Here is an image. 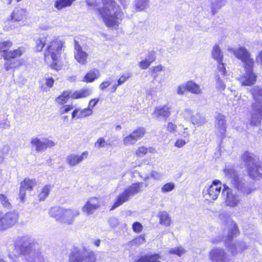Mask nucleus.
I'll list each match as a JSON object with an SVG mask.
<instances>
[{
    "label": "nucleus",
    "mask_w": 262,
    "mask_h": 262,
    "mask_svg": "<svg viewBox=\"0 0 262 262\" xmlns=\"http://www.w3.org/2000/svg\"><path fill=\"white\" fill-rule=\"evenodd\" d=\"M34 42L36 52H41L44 49L43 59L45 63L53 70H60L62 69L61 54L66 47L65 40L59 36L52 38L50 34L43 33L34 39Z\"/></svg>",
    "instance_id": "f257e3e1"
},
{
    "label": "nucleus",
    "mask_w": 262,
    "mask_h": 262,
    "mask_svg": "<svg viewBox=\"0 0 262 262\" xmlns=\"http://www.w3.org/2000/svg\"><path fill=\"white\" fill-rule=\"evenodd\" d=\"M12 41L8 39L0 41V54L4 60V68L6 71L14 72L25 64L24 59H19L25 53L23 47L10 50L13 46Z\"/></svg>",
    "instance_id": "f03ea898"
},
{
    "label": "nucleus",
    "mask_w": 262,
    "mask_h": 262,
    "mask_svg": "<svg viewBox=\"0 0 262 262\" xmlns=\"http://www.w3.org/2000/svg\"><path fill=\"white\" fill-rule=\"evenodd\" d=\"M224 172L225 176L230 180L231 186L238 192L244 195H248L253 190V185L246 181L244 177L238 173L232 167L226 166Z\"/></svg>",
    "instance_id": "7ed1b4c3"
},
{
    "label": "nucleus",
    "mask_w": 262,
    "mask_h": 262,
    "mask_svg": "<svg viewBox=\"0 0 262 262\" xmlns=\"http://www.w3.org/2000/svg\"><path fill=\"white\" fill-rule=\"evenodd\" d=\"M49 214L57 221L70 225L73 223L75 217L80 214V211L74 208L54 206L50 209Z\"/></svg>",
    "instance_id": "20e7f679"
},
{
    "label": "nucleus",
    "mask_w": 262,
    "mask_h": 262,
    "mask_svg": "<svg viewBox=\"0 0 262 262\" xmlns=\"http://www.w3.org/2000/svg\"><path fill=\"white\" fill-rule=\"evenodd\" d=\"M250 92L255 101L252 104L250 123L257 126L260 123L262 117V88L255 86Z\"/></svg>",
    "instance_id": "39448f33"
},
{
    "label": "nucleus",
    "mask_w": 262,
    "mask_h": 262,
    "mask_svg": "<svg viewBox=\"0 0 262 262\" xmlns=\"http://www.w3.org/2000/svg\"><path fill=\"white\" fill-rule=\"evenodd\" d=\"M250 177L258 179L262 177V165L258 157L253 154L246 151L242 156Z\"/></svg>",
    "instance_id": "423d86ee"
},
{
    "label": "nucleus",
    "mask_w": 262,
    "mask_h": 262,
    "mask_svg": "<svg viewBox=\"0 0 262 262\" xmlns=\"http://www.w3.org/2000/svg\"><path fill=\"white\" fill-rule=\"evenodd\" d=\"M91 94V90L89 88H82L73 92L71 90H65L55 99V101L60 105L65 104L70 99H79L85 98Z\"/></svg>",
    "instance_id": "0eeeda50"
},
{
    "label": "nucleus",
    "mask_w": 262,
    "mask_h": 262,
    "mask_svg": "<svg viewBox=\"0 0 262 262\" xmlns=\"http://www.w3.org/2000/svg\"><path fill=\"white\" fill-rule=\"evenodd\" d=\"M102 7L97 9L105 25L112 27L115 24V15L114 9V2L113 0H101Z\"/></svg>",
    "instance_id": "6e6552de"
},
{
    "label": "nucleus",
    "mask_w": 262,
    "mask_h": 262,
    "mask_svg": "<svg viewBox=\"0 0 262 262\" xmlns=\"http://www.w3.org/2000/svg\"><path fill=\"white\" fill-rule=\"evenodd\" d=\"M96 253L94 251H88L84 249L82 251L80 249L75 248L70 253L69 262H97Z\"/></svg>",
    "instance_id": "1a4fd4ad"
},
{
    "label": "nucleus",
    "mask_w": 262,
    "mask_h": 262,
    "mask_svg": "<svg viewBox=\"0 0 262 262\" xmlns=\"http://www.w3.org/2000/svg\"><path fill=\"white\" fill-rule=\"evenodd\" d=\"M19 214L15 210L6 212L3 214L0 210V232L4 231L17 224Z\"/></svg>",
    "instance_id": "9d476101"
},
{
    "label": "nucleus",
    "mask_w": 262,
    "mask_h": 262,
    "mask_svg": "<svg viewBox=\"0 0 262 262\" xmlns=\"http://www.w3.org/2000/svg\"><path fill=\"white\" fill-rule=\"evenodd\" d=\"M147 184L144 183H134L126 189L122 194L118 196L116 201V208L128 201L132 196L138 193L141 188L146 187Z\"/></svg>",
    "instance_id": "9b49d317"
},
{
    "label": "nucleus",
    "mask_w": 262,
    "mask_h": 262,
    "mask_svg": "<svg viewBox=\"0 0 262 262\" xmlns=\"http://www.w3.org/2000/svg\"><path fill=\"white\" fill-rule=\"evenodd\" d=\"M222 193L225 196V203L227 206L237 207L241 203L242 200L239 195L228 186H224Z\"/></svg>",
    "instance_id": "f8f14e48"
},
{
    "label": "nucleus",
    "mask_w": 262,
    "mask_h": 262,
    "mask_svg": "<svg viewBox=\"0 0 262 262\" xmlns=\"http://www.w3.org/2000/svg\"><path fill=\"white\" fill-rule=\"evenodd\" d=\"M222 183L220 181L215 180L211 184L207 185L203 189L204 196L208 200H215L221 192Z\"/></svg>",
    "instance_id": "ddd939ff"
},
{
    "label": "nucleus",
    "mask_w": 262,
    "mask_h": 262,
    "mask_svg": "<svg viewBox=\"0 0 262 262\" xmlns=\"http://www.w3.org/2000/svg\"><path fill=\"white\" fill-rule=\"evenodd\" d=\"M101 204L102 201L100 197H91L82 207V211L88 215L93 214L96 210L100 208Z\"/></svg>",
    "instance_id": "4468645a"
},
{
    "label": "nucleus",
    "mask_w": 262,
    "mask_h": 262,
    "mask_svg": "<svg viewBox=\"0 0 262 262\" xmlns=\"http://www.w3.org/2000/svg\"><path fill=\"white\" fill-rule=\"evenodd\" d=\"M36 185L37 182L34 179L26 178L21 182L18 196L21 202H24L26 200V190L32 191Z\"/></svg>",
    "instance_id": "2eb2a0df"
},
{
    "label": "nucleus",
    "mask_w": 262,
    "mask_h": 262,
    "mask_svg": "<svg viewBox=\"0 0 262 262\" xmlns=\"http://www.w3.org/2000/svg\"><path fill=\"white\" fill-rule=\"evenodd\" d=\"M245 67V73L243 74L239 79L240 82L243 85L251 86L253 85L256 81L257 76L253 72L254 64L250 66Z\"/></svg>",
    "instance_id": "dca6fc26"
},
{
    "label": "nucleus",
    "mask_w": 262,
    "mask_h": 262,
    "mask_svg": "<svg viewBox=\"0 0 262 262\" xmlns=\"http://www.w3.org/2000/svg\"><path fill=\"white\" fill-rule=\"evenodd\" d=\"M235 56L240 59L244 63V67H247L254 64V60L251 57L250 53L244 47H239L233 51Z\"/></svg>",
    "instance_id": "f3484780"
},
{
    "label": "nucleus",
    "mask_w": 262,
    "mask_h": 262,
    "mask_svg": "<svg viewBox=\"0 0 262 262\" xmlns=\"http://www.w3.org/2000/svg\"><path fill=\"white\" fill-rule=\"evenodd\" d=\"M226 71L223 63H219L217 67V72L215 76L216 88L219 91H224L226 88L225 75Z\"/></svg>",
    "instance_id": "a211bd4d"
},
{
    "label": "nucleus",
    "mask_w": 262,
    "mask_h": 262,
    "mask_svg": "<svg viewBox=\"0 0 262 262\" xmlns=\"http://www.w3.org/2000/svg\"><path fill=\"white\" fill-rule=\"evenodd\" d=\"M31 144L37 152L43 151L48 148H52L56 144L54 141L47 138H44L43 141L38 138H33L31 140Z\"/></svg>",
    "instance_id": "6ab92c4d"
},
{
    "label": "nucleus",
    "mask_w": 262,
    "mask_h": 262,
    "mask_svg": "<svg viewBox=\"0 0 262 262\" xmlns=\"http://www.w3.org/2000/svg\"><path fill=\"white\" fill-rule=\"evenodd\" d=\"M171 106L166 104L155 108L152 114L153 118L158 120H166L171 114Z\"/></svg>",
    "instance_id": "aec40b11"
},
{
    "label": "nucleus",
    "mask_w": 262,
    "mask_h": 262,
    "mask_svg": "<svg viewBox=\"0 0 262 262\" xmlns=\"http://www.w3.org/2000/svg\"><path fill=\"white\" fill-rule=\"evenodd\" d=\"M89 152L84 151L80 155L71 154L66 158L67 164L70 167H74L81 163L84 159L88 158Z\"/></svg>",
    "instance_id": "412c9836"
},
{
    "label": "nucleus",
    "mask_w": 262,
    "mask_h": 262,
    "mask_svg": "<svg viewBox=\"0 0 262 262\" xmlns=\"http://www.w3.org/2000/svg\"><path fill=\"white\" fill-rule=\"evenodd\" d=\"M74 58L76 60L81 64H85L89 55L82 50V47L76 40H74Z\"/></svg>",
    "instance_id": "4be33fe9"
},
{
    "label": "nucleus",
    "mask_w": 262,
    "mask_h": 262,
    "mask_svg": "<svg viewBox=\"0 0 262 262\" xmlns=\"http://www.w3.org/2000/svg\"><path fill=\"white\" fill-rule=\"evenodd\" d=\"M209 258L212 262H226L228 260L225 251L220 248H214L209 252Z\"/></svg>",
    "instance_id": "5701e85b"
},
{
    "label": "nucleus",
    "mask_w": 262,
    "mask_h": 262,
    "mask_svg": "<svg viewBox=\"0 0 262 262\" xmlns=\"http://www.w3.org/2000/svg\"><path fill=\"white\" fill-rule=\"evenodd\" d=\"M225 116L222 114H218L215 117V128L216 135L224 138L226 131V121Z\"/></svg>",
    "instance_id": "b1692460"
},
{
    "label": "nucleus",
    "mask_w": 262,
    "mask_h": 262,
    "mask_svg": "<svg viewBox=\"0 0 262 262\" xmlns=\"http://www.w3.org/2000/svg\"><path fill=\"white\" fill-rule=\"evenodd\" d=\"M228 251L232 255L235 256L239 253H241L248 247L246 243L242 241H237L235 243L227 245Z\"/></svg>",
    "instance_id": "393cba45"
},
{
    "label": "nucleus",
    "mask_w": 262,
    "mask_h": 262,
    "mask_svg": "<svg viewBox=\"0 0 262 262\" xmlns=\"http://www.w3.org/2000/svg\"><path fill=\"white\" fill-rule=\"evenodd\" d=\"M93 111L88 107L82 110L75 108L72 112L71 117L72 119H74L75 118H84L90 116L93 114Z\"/></svg>",
    "instance_id": "a878e982"
},
{
    "label": "nucleus",
    "mask_w": 262,
    "mask_h": 262,
    "mask_svg": "<svg viewBox=\"0 0 262 262\" xmlns=\"http://www.w3.org/2000/svg\"><path fill=\"white\" fill-rule=\"evenodd\" d=\"M100 76V71L96 68H93L87 72L83 76L82 81L85 83H92Z\"/></svg>",
    "instance_id": "bb28decb"
},
{
    "label": "nucleus",
    "mask_w": 262,
    "mask_h": 262,
    "mask_svg": "<svg viewBox=\"0 0 262 262\" xmlns=\"http://www.w3.org/2000/svg\"><path fill=\"white\" fill-rule=\"evenodd\" d=\"M228 224L229 226L228 235L225 242L231 241L234 237H235L239 233V230L236 223L231 219L228 221Z\"/></svg>",
    "instance_id": "cd10ccee"
},
{
    "label": "nucleus",
    "mask_w": 262,
    "mask_h": 262,
    "mask_svg": "<svg viewBox=\"0 0 262 262\" xmlns=\"http://www.w3.org/2000/svg\"><path fill=\"white\" fill-rule=\"evenodd\" d=\"M13 22L23 21L26 19V11L23 9L14 10L10 15Z\"/></svg>",
    "instance_id": "c85d7f7f"
},
{
    "label": "nucleus",
    "mask_w": 262,
    "mask_h": 262,
    "mask_svg": "<svg viewBox=\"0 0 262 262\" xmlns=\"http://www.w3.org/2000/svg\"><path fill=\"white\" fill-rule=\"evenodd\" d=\"M211 3V12L213 15L225 5L227 0H210Z\"/></svg>",
    "instance_id": "c756f323"
},
{
    "label": "nucleus",
    "mask_w": 262,
    "mask_h": 262,
    "mask_svg": "<svg viewBox=\"0 0 262 262\" xmlns=\"http://www.w3.org/2000/svg\"><path fill=\"white\" fill-rule=\"evenodd\" d=\"M161 256L158 254L146 255L141 256L135 262H161Z\"/></svg>",
    "instance_id": "7c9ffc66"
},
{
    "label": "nucleus",
    "mask_w": 262,
    "mask_h": 262,
    "mask_svg": "<svg viewBox=\"0 0 262 262\" xmlns=\"http://www.w3.org/2000/svg\"><path fill=\"white\" fill-rule=\"evenodd\" d=\"M51 185L49 184H47L43 186L38 194L39 201H43L47 197H48L51 192Z\"/></svg>",
    "instance_id": "2f4dec72"
},
{
    "label": "nucleus",
    "mask_w": 262,
    "mask_h": 262,
    "mask_svg": "<svg viewBox=\"0 0 262 262\" xmlns=\"http://www.w3.org/2000/svg\"><path fill=\"white\" fill-rule=\"evenodd\" d=\"M186 87L187 88V91L193 94L198 95L202 93L200 86L192 81H188L186 83Z\"/></svg>",
    "instance_id": "473e14b6"
},
{
    "label": "nucleus",
    "mask_w": 262,
    "mask_h": 262,
    "mask_svg": "<svg viewBox=\"0 0 262 262\" xmlns=\"http://www.w3.org/2000/svg\"><path fill=\"white\" fill-rule=\"evenodd\" d=\"M191 121L192 124L201 126L206 122V119L202 115L197 113L192 115L191 117Z\"/></svg>",
    "instance_id": "72a5a7b5"
},
{
    "label": "nucleus",
    "mask_w": 262,
    "mask_h": 262,
    "mask_svg": "<svg viewBox=\"0 0 262 262\" xmlns=\"http://www.w3.org/2000/svg\"><path fill=\"white\" fill-rule=\"evenodd\" d=\"M160 223L166 226H168L170 224V217L166 211L160 212L158 215Z\"/></svg>",
    "instance_id": "f704fd0d"
},
{
    "label": "nucleus",
    "mask_w": 262,
    "mask_h": 262,
    "mask_svg": "<svg viewBox=\"0 0 262 262\" xmlns=\"http://www.w3.org/2000/svg\"><path fill=\"white\" fill-rule=\"evenodd\" d=\"M248 98L246 96L237 97L235 96L233 100V105L235 107L242 106L247 103Z\"/></svg>",
    "instance_id": "c9c22d12"
},
{
    "label": "nucleus",
    "mask_w": 262,
    "mask_h": 262,
    "mask_svg": "<svg viewBox=\"0 0 262 262\" xmlns=\"http://www.w3.org/2000/svg\"><path fill=\"white\" fill-rule=\"evenodd\" d=\"M71 0H56L54 3V7L57 10H61L72 6Z\"/></svg>",
    "instance_id": "e433bc0d"
},
{
    "label": "nucleus",
    "mask_w": 262,
    "mask_h": 262,
    "mask_svg": "<svg viewBox=\"0 0 262 262\" xmlns=\"http://www.w3.org/2000/svg\"><path fill=\"white\" fill-rule=\"evenodd\" d=\"M212 57L216 60L219 63H223L222 62L223 58V55L220 50V47L218 46H215L212 51Z\"/></svg>",
    "instance_id": "4c0bfd02"
},
{
    "label": "nucleus",
    "mask_w": 262,
    "mask_h": 262,
    "mask_svg": "<svg viewBox=\"0 0 262 262\" xmlns=\"http://www.w3.org/2000/svg\"><path fill=\"white\" fill-rule=\"evenodd\" d=\"M148 0H135V6L138 11L144 10L148 7Z\"/></svg>",
    "instance_id": "58836bf2"
},
{
    "label": "nucleus",
    "mask_w": 262,
    "mask_h": 262,
    "mask_svg": "<svg viewBox=\"0 0 262 262\" xmlns=\"http://www.w3.org/2000/svg\"><path fill=\"white\" fill-rule=\"evenodd\" d=\"M0 203L3 207L5 208H9L12 205L6 194L0 193Z\"/></svg>",
    "instance_id": "ea45409f"
},
{
    "label": "nucleus",
    "mask_w": 262,
    "mask_h": 262,
    "mask_svg": "<svg viewBox=\"0 0 262 262\" xmlns=\"http://www.w3.org/2000/svg\"><path fill=\"white\" fill-rule=\"evenodd\" d=\"M137 141L138 140L132 133L125 137L123 140L124 144L126 145H134Z\"/></svg>",
    "instance_id": "a19ab883"
},
{
    "label": "nucleus",
    "mask_w": 262,
    "mask_h": 262,
    "mask_svg": "<svg viewBox=\"0 0 262 262\" xmlns=\"http://www.w3.org/2000/svg\"><path fill=\"white\" fill-rule=\"evenodd\" d=\"M138 140L143 137L145 134V129L143 127H139L132 133Z\"/></svg>",
    "instance_id": "79ce46f5"
},
{
    "label": "nucleus",
    "mask_w": 262,
    "mask_h": 262,
    "mask_svg": "<svg viewBox=\"0 0 262 262\" xmlns=\"http://www.w3.org/2000/svg\"><path fill=\"white\" fill-rule=\"evenodd\" d=\"M164 67L161 65H159L151 68V74L153 77L154 80H156L157 78L159 73L162 71Z\"/></svg>",
    "instance_id": "37998d69"
},
{
    "label": "nucleus",
    "mask_w": 262,
    "mask_h": 262,
    "mask_svg": "<svg viewBox=\"0 0 262 262\" xmlns=\"http://www.w3.org/2000/svg\"><path fill=\"white\" fill-rule=\"evenodd\" d=\"M175 185L173 182H169L165 184L161 187V191L163 193H167L174 189Z\"/></svg>",
    "instance_id": "c03bdc74"
},
{
    "label": "nucleus",
    "mask_w": 262,
    "mask_h": 262,
    "mask_svg": "<svg viewBox=\"0 0 262 262\" xmlns=\"http://www.w3.org/2000/svg\"><path fill=\"white\" fill-rule=\"evenodd\" d=\"M186 252V250L182 247H179L174 248H171L169 250V253L171 254H176L179 256H181L182 255Z\"/></svg>",
    "instance_id": "a18cd8bd"
},
{
    "label": "nucleus",
    "mask_w": 262,
    "mask_h": 262,
    "mask_svg": "<svg viewBox=\"0 0 262 262\" xmlns=\"http://www.w3.org/2000/svg\"><path fill=\"white\" fill-rule=\"evenodd\" d=\"M116 26L119 23L117 19L122 20L124 17V12L120 6H116Z\"/></svg>",
    "instance_id": "49530a36"
},
{
    "label": "nucleus",
    "mask_w": 262,
    "mask_h": 262,
    "mask_svg": "<svg viewBox=\"0 0 262 262\" xmlns=\"http://www.w3.org/2000/svg\"><path fill=\"white\" fill-rule=\"evenodd\" d=\"M150 176L154 179L159 181L162 179L163 174L156 170H152L150 172Z\"/></svg>",
    "instance_id": "de8ad7c7"
},
{
    "label": "nucleus",
    "mask_w": 262,
    "mask_h": 262,
    "mask_svg": "<svg viewBox=\"0 0 262 262\" xmlns=\"http://www.w3.org/2000/svg\"><path fill=\"white\" fill-rule=\"evenodd\" d=\"M148 149L144 146H141L136 151V155L139 157L144 156L147 152Z\"/></svg>",
    "instance_id": "09e8293b"
},
{
    "label": "nucleus",
    "mask_w": 262,
    "mask_h": 262,
    "mask_svg": "<svg viewBox=\"0 0 262 262\" xmlns=\"http://www.w3.org/2000/svg\"><path fill=\"white\" fill-rule=\"evenodd\" d=\"M145 242V238L142 236H139L132 241L133 245L139 246Z\"/></svg>",
    "instance_id": "8fccbe9b"
},
{
    "label": "nucleus",
    "mask_w": 262,
    "mask_h": 262,
    "mask_svg": "<svg viewBox=\"0 0 262 262\" xmlns=\"http://www.w3.org/2000/svg\"><path fill=\"white\" fill-rule=\"evenodd\" d=\"M73 108L72 105L67 104V105H63L62 106L60 109V114L61 115H63L65 113H68L71 110H72Z\"/></svg>",
    "instance_id": "3c124183"
},
{
    "label": "nucleus",
    "mask_w": 262,
    "mask_h": 262,
    "mask_svg": "<svg viewBox=\"0 0 262 262\" xmlns=\"http://www.w3.org/2000/svg\"><path fill=\"white\" fill-rule=\"evenodd\" d=\"M107 145L106 141L103 138H99L95 143V146L97 148L104 147Z\"/></svg>",
    "instance_id": "603ef678"
},
{
    "label": "nucleus",
    "mask_w": 262,
    "mask_h": 262,
    "mask_svg": "<svg viewBox=\"0 0 262 262\" xmlns=\"http://www.w3.org/2000/svg\"><path fill=\"white\" fill-rule=\"evenodd\" d=\"M99 101V98H92L90 100L88 107L93 110V108L97 105Z\"/></svg>",
    "instance_id": "864d4df0"
},
{
    "label": "nucleus",
    "mask_w": 262,
    "mask_h": 262,
    "mask_svg": "<svg viewBox=\"0 0 262 262\" xmlns=\"http://www.w3.org/2000/svg\"><path fill=\"white\" fill-rule=\"evenodd\" d=\"M55 80L52 77H47L45 78V83L49 89H51L53 87Z\"/></svg>",
    "instance_id": "5fc2aeb1"
},
{
    "label": "nucleus",
    "mask_w": 262,
    "mask_h": 262,
    "mask_svg": "<svg viewBox=\"0 0 262 262\" xmlns=\"http://www.w3.org/2000/svg\"><path fill=\"white\" fill-rule=\"evenodd\" d=\"M187 91V88L186 87V83L180 85L177 89V92L179 95L184 94L185 91Z\"/></svg>",
    "instance_id": "6e6d98bb"
},
{
    "label": "nucleus",
    "mask_w": 262,
    "mask_h": 262,
    "mask_svg": "<svg viewBox=\"0 0 262 262\" xmlns=\"http://www.w3.org/2000/svg\"><path fill=\"white\" fill-rule=\"evenodd\" d=\"M130 77V75L129 73H127V74L122 75L118 80V85H120L123 84Z\"/></svg>",
    "instance_id": "4d7b16f0"
},
{
    "label": "nucleus",
    "mask_w": 262,
    "mask_h": 262,
    "mask_svg": "<svg viewBox=\"0 0 262 262\" xmlns=\"http://www.w3.org/2000/svg\"><path fill=\"white\" fill-rule=\"evenodd\" d=\"M142 229V225L139 222H136L133 224V229L136 232H141Z\"/></svg>",
    "instance_id": "13d9d810"
},
{
    "label": "nucleus",
    "mask_w": 262,
    "mask_h": 262,
    "mask_svg": "<svg viewBox=\"0 0 262 262\" xmlns=\"http://www.w3.org/2000/svg\"><path fill=\"white\" fill-rule=\"evenodd\" d=\"M151 63L146 58L144 60H142L139 63V67L142 69H147L150 65Z\"/></svg>",
    "instance_id": "bf43d9fd"
},
{
    "label": "nucleus",
    "mask_w": 262,
    "mask_h": 262,
    "mask_svg": "<svg viewBox=\"0 0 262 262\" xmlns=\"http://www.w3.org/2000/svg\"><path fill=\"white\" fill-rule=\"evenodd\" d=\"M188 141L189 140L186 141L185 140L178 139L176 141L174 145L178 148H181L183 147Z\"/></svg>",
    "instance_id": "052dcab7"
},
{
    "label": "nucleus",
    "mask_w": 262,
    "mask_h": 262,
    "mask_svg": "<svg viewBox=\"0 0 262 262\" xmlns=\"http://www.w3.org/2000/svg\"><path fill=\"white\" fill-rule=\"evenodd\" d=\"M183 116L186 118V119H190L191 117L192 116V112L189 109H185L183 113Z\"/></svg>",
    "instance_id": "680f3d73"
},
{
    "label": "nucleus",
    "mask_w": 262,
    "mask_h": 262,
    "mask_svg": "<svg viewBox=\"0 0 262 262\" xmlns=\"http://www.w3.org/2000/svg\"><path fill=\"white\" fill-rule=\"evenodd\" d=\"M167 130L170 133H174L176 131L177 125L172 122L168 123L167 125Z\"/></svg>",
    "instance_id": "e2e57ef3"
},
{
    "label": "nucleus",
    "mask_w": 262,
    "mask_h": 262,
    "mask_svg": "<svg viewBox=\"0 0 262 262\" xmlns=\"http://www.w3.org/2000/svg\"><path fill=\"white\" fill-rule=\"evenodd\" d=\"M111 83L112 82L108 81H103L102 83H100L99 85V88L101 90H104V89H106L109 86H110Z\"/></svg>",
    "instance_id": "0e129e2a"
},
{
    "label": "nucleus",
    "mask_w": 262,
    "mask_h": 262,
    "mask_svg": "<svg viewBox=\"0 0 262 262\" xmlns=\"http://www.w3.org/2000/svg\"><path fill=\"white\" fill-rule=\"evenodd\" d=\"M31 250L32 249L31 247L27 246L25 247H22V248L20 249V252L23 254L25 255L29 254Z\"/></svg>",
    "instance_id": "69168bd1"
},
{
    "label": "nucleus",
    "mask_w": 262,
    "mask_h": 262,
    "mask_svg": "<svg viewBox=\"0 0 262 262\" xmlns=\"http://www.w3.org/2000/svg\"><path fill=\"white\" fill-rule=\"evenodd\" d=\"M255 60L257 63L262 66V51L256 56Z\"/></svg>",
    "instance_id": "338daca9"
},
{
    "label": "nucleus",
    "mask_w": 262,
    "mask_h": 262,
    "mask_svg": "<svg viewBox=\"0 0 262 262\" xmlns=\"http://www.w3.org/2000/svg\"><path fill=\"white\" fill-rule=\"evenodd\" d=\"M150 63L155 60V56L153 53H150L146 58Z\"/></svg>",
    "instance_id": "774afa93"
}]
</instances>
